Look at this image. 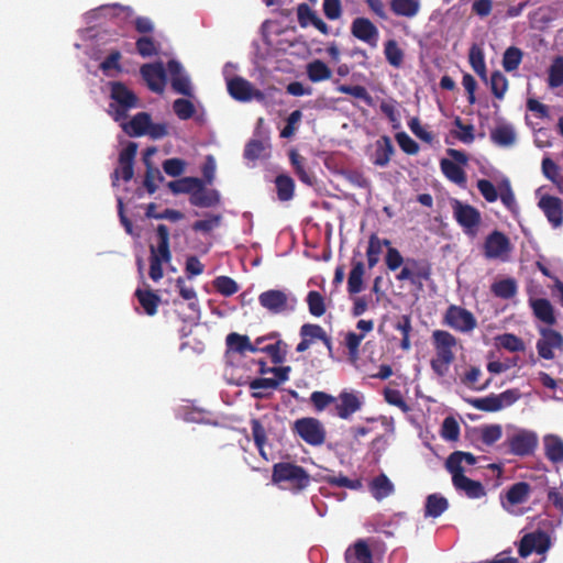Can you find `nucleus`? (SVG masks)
<instances>
[{
    "label": "nucleus",
    "mask_w": 563,
    "mask_h": 563,
    "mask_svg": "<svg viewBox=\"0 0 563 563\" xmlns=\"http://www.w3.org/2000/svg\"><path fill=\"white\" fill-rule=\"evenodd\" d=\"M432 345L435 352L430 365L434 374L444 377L455 360V347L457 339L445 330H434L431 335Z\"/></svg>",
    "instance_id": "nucleus-1"
},
{
    "label": "nucleus",
    "mask_w": 563,
    "mask_h": 563,
    "mask_svg": "<svg viewBox=\"0 0 563 563\" xmlns=\"http://www.w3.org/2000/svg\"><path fill=\"white\" fill-rule=\"evenodd\" d=\"M272 482L279 486L287 484V488L292 493H300L310 485L311 477L300 465L292 462H278L273 465Z\"/></svg>",
    "instance_id": "nucleus-2"
},
{
    "label": "nucleus",
    "mask_w": 563,
    "mask_h": 563,
    "mask_svg": "<svg viewBox=\"0 0 563 563\" xmlns=\"http://www.w3.org/2000/svg\"><path fill=\"white\" fill-rule=\"evenodd\" d=\"M109 86L112 102L109 104L108 112L114 121L125 120L128 112L139 107V98L121 81H111Z\"/></svg>",
    "instance_id": "nucleus-3"
},
{
    "label": "nucleus",
    "mask_w": 563,
    "mask_h": 563,
    "mask_svg": "<svg viewBox=\"0 0 563 563\" xmlns=\"http://www.w3.org/2000/svg\"><path fill=\"white\" fill-rule=\"evenodd\" d=\"M446 153L451 159L442 158L440 161L441 172L450 181L464 188L467 177L463 166L467 165L468 156L463 151L455 148H448Z\"/></svg>",
    "instance_id": "nucleus-4"
},
{
    "label": "nucleus",
    "mask_w": 563,
    "mask_h": 563,
    "mask_svg": "<svg viewBox=\"0 0 563 563\" xmlns=\"http://www.w3.org/2000/svg\"><path fill=\"white\" fill-rule=\"evenodd\" d=\"M291 431L311 446H320L325 442L327 431L322 422L313 417L295 420Z\"/></svg>",
    "instance_id": "nucleus-5"
},
{
    "label": "nucleus",
    "mask_w": 563,
    "mask_h": 563,
    "mask_svg": "<svg viewBox=\"0 0 563 563\" xmlns=\"http://www.w3.org/2000/svg\"><path fill=\"white\" fill-rule=\"evenodd\" d=\"M258 302L269 313L282 314L294 310L297 301L284 290L269 289L258 296Z\"/></svg>",
    "instance_id": "nucleus-6"
},
{
    "label": "nucleus",
    "mask_w": 563,
    "mask_h": 563,
    "mask_svg": "<svg viewBox=\"0 0 563 563\" xmlns=\"http://www.w3.org/2000/svg\"><path fill=\"white\" fill-rule=\"evenodd\" d=\"M443 324L457 332L467 333L472 332L477 327V321L474 314L467 309L451 305L443 316Z\"/></svg>",
    "instance_id": "nucleus-7"
},
{
    "label": "nucleus",
    "mask_w": 563,
    "mask_h": 563,
    "mask_svg": "<svg viewBox=\"0 0 563 563\" xmlns=\"http://www.w3.org/2000/svg\"><path fill=\"white\" fill-rule=\"evenodd\" d=\"M539 439L534 431L520 429L506 440L509 452L517 456L532 455L538 448Z\"/></svg>",
    "instance_id": "nucleus-8"
},
{
    "label": "nucleus",
    "mask_w": 563,
    "mask_h": 563,
    "mask_svg": "<svg viewBox=\"0 0 563 563\" xmlns=\"http://www.w3.org/2000/svg\"><path fill=\"white\" fill-rule=\"evenodd\" d=\"M453 214L456 222L464 229L466 233H475L481 224L479 211L467 203H463L457 199L452 200Z\"/></svg>",
    "instance_id": "nucleus-9"
},
{
    "label": "nucleus",
    "mask_w": 563,
    "mask_h": 563,
    "mask_svg": "<svg viewBox=\"0 0 563 563\" xmlns=\"http://www.w3.org/2000/svg\"><path fill=\"white\" fill-rule=\"evenodd\" d=\"M541 338L537 342V350L540 357L544 360L554 358V350H563V335L551 328H540Z\"/></svg>",
    "instance_id": "nucleus-10"
},
{
    "label": "nucleus",
    "mask_w": 563,
    "mask_h": 563,
    "mask_svg": "<svg viewBox=\"0 0 563 563\" xmlns=\"http://www.w3.org/2000/svg\"><path fill=\"white\" fill-rule=\"evenodd\" d=\"M431 276V266L424 261L416 258H407L406 265L397 274L396 278L399 282L409 280L412 285H421L422 280H428Z\"/></svg>",
    "instance_id": "nucleus-11"
},
{
    "label": "nucleus",
    "mask_w": 563,
    "mask_h": 563,
    "mask_svg": "<svg viewBox=\"0 0 563 563\" xmlns=\"http://www.w3.org/2000/svg\"><path fill=\"white\" fill-rule=\"evenodd\" d=\"M550 545L551 541L549 534L544 531L538 530L522 537L518 552L521 558H527L532 552L543 554L549 550Z\"/></svg>",
    "instance_id": "nucleus-12"
},
{
    "label": "nucleus",
    "mask_w": 563,
    "mask_h": 563,
    "mask_svg": "<svg viewBox=\"0 0 563 563\" xmlns=\"http://www.w3.org/2000/svg\"><path fill=\"white\" fill-rule=\"evenodd\" d=\"M335 398V415L344 420L350 419L352 415L360 411L364 404L363 396L357 391L343 390Z\"/></svg>",
    "instance_id": "nucleus-13"
},
{
    "label": "nucleus",
    "mask_w": 563,
    "mask_h": 563,
    "mask_svg": "<svg viewBox=\"0 0 563 563\" xmlns=\"http://www.w3.org/2000/svg\"><path fill=\"white\" fill-rule=\"evenodd\" d=\"M510 251L511 243L505 233L495 230L486 236L484 242V255L486 258H503Z\"/></svg>",
    "instance_id": "nucleus-14"
},
{
    "label": "nucleus",
    "mask_w": 563,
    "mask_h": 563,
    "mask_svg": "<svg viewBox=\"0 0 563 563\" xmlns=\"http://www.w3.org/2000/svg\"><path fill=\"white\" fill-rule=\"evenodd\" d=\"M228 91L233 99L242 102H247L252 99L264 100V93L242 77L230 79L228 81Z\"/></svg>",
    "instance_id": "nucleus-15"
},
{
    "label": "nucleus",
    "mask_w": 563,
    "mask_h": 563,
    "mask_svg": "<svg viewBox=\"0 0 563 563\" xmlns=\"http://www.w3.org/2000/svg\"><path fill=\"white\" fill-rule=\"evenodd\" d=\"M137 152V144L130 142L119 154V168L113 174V183L120 177L124 181H130L134 176V158Z\"/></svg>",
    "instance_id": "nucleus-16"
},
{
    "label": "nucleus",
    "mask_w": 563,
    "mask_h": 563,
    "mask_svg": "<svg viewBox=\"0 0 563 563\" xmlns=\"http://www.w3.org/2000/svg\"><path fill=\"white\" fill-rule=\"evenodd\" d=\"M452 484L457 493L465 495L470 499H479L486 496V489L478 481L467 477L464 473H450Z\"/></svg>",
    "instance_id": "nucleus-17"
},
{
    "label": "nucleus",
    "mask_w": 563,
    "mask_h": 563,
    "mask_svg": "<svg viewBox=\"0 0 563 563\" xmlns=\"http://www.w3.org/2000/svg\"><path fill=\"white\" fill-rule=\"evenodd\" d=\"M140 73L150 90L162 93L166 85V70L162 63L144 64Z\"/></svg>",
    "instance_id": "nucleus-18"
},
{
    "label": "nucleus",
    "mask_w": 563,
    "mask_h": 563,
    "mask_svg": "<svg viewBox=\"0 0 563 563\" xmlns=\"http://www.w3.org/2000/svg\"><path fill=\"white\" fill-rule=\"evenodd\" d=\"M552 228L558 229L563 224V201L555 196L543 195L538 202Z\"/></svg>",
    "instance_id": "nucleus-19"
},
{
    "label": "nucleus",
    "mask_w": 563,
    "mask_h": 563,
    "mask_svg": "<svg viewBox=\"0 0 563 563\" xmlns=\"http://www.w3.org/2000/svg\"><path fill=\"white\" fill-rule=\"evenodd\" d=\"M167 71L170 76V85L175 92L186 97L192 96V88L189 77L185 74L181 64L176 59L167 62Z\"/></svg>",
    "instance_id": "nucleus-20"
},
{
    "label": "nucleus",
    "mask_w": 563,
    "mask_h": 563,
    "mask_svg": "<svg viewBox=\"0 0 563 563\" xmlns=\"http://www.w3.org/2000/svg\"><path fill=\"white\" fill-rule=\"evenodd\" d=\"M351 33L357 40L376 47L378 42V30L367 18H356L351 24Z\"/></svg>",
    "instance_id": "nucleus-21"
},
{
    "label": "nucleus",
    "mask_w": 563,
    "mask_h": 563,
    "mask_svg": "<svg viewBox=\"0 0 563 563\" xmlns=\"http://www.w3.org/2000/svg\"><path fill=\"white\" fill-rule=\"evenodd\" d=\"M157 245H150V253L154 251V254L158 258L165 260V263L170 262L172 253L169 249V230L165 224H158L156 228Z\"/></svg>",
    "instance_id": "nucleus-22"
},
{
    "label": "nucleus",
    "mask_w": 563,
    "mask_h": 563,
    "mask_svg": "<svg viewBox=\"0 0 563 563\" xmlns=\"http://www.w3.org/2000/svg\"><path fill=\"white\" fill-rule=\"evenodd\" d=\"M395 152L394 145L389 136H382L376 141L375 151L372 156V163L378 167H385L388 165L393 154Z\"/></svg>",
    "instance_id": "nucleus-23"
},
{
    "label": "nucleus",
    "mask_w": 563,
    "mask_h": 563,
    "mask_svg": "<svg viewBox=\"0 0 563 563\" xmlns=\"http://www.w3.org/2000/svg\"><path fill=\"white\" fill-rule=\"evenodd\" d=\"M225 344L228 352L238 353L244 355L246 352L255 353L258 352L247 335L231 332L227 335Z\"/></svg>",
    "instance_id": "nucleus-24"
},
{
    "label": "nucleus",
    "mask_w": 563,
    "mask_h": 563,
    "mask_svg": "<svg viewBox=\"0 0 563 563\" xmlns=\"http://www.w3.org/2000/svg\"><path fill=\"white\" fill-rule=\"evenodd\" d=\"M346 563H373L372 551L365 540H357L345 551Z\"/></svg>",
    "instance_id": "nucleus-25"
},
{
    "label": "nucleus",
    "mask_w": 563,
    "mask_h": 563,
    "mask_svg": "<svg viewBox=\"0 0 563 563\" xmlns=\"http://www.w3.org/2000/svg\"><path fill=\"white\" fill-rule=\"evenodd\" d=\"M490 140L498 146L510 147L516 143V131L509 123L498 124L494 130H492Z\"/></svg>",
    "instance_id": "nucleus-26"
},
{
    "label": "nucleus",
    "mask_w": 563,
    "mask_h": 563,
    "mask_svg": "<svg viewBox=\"0 0 563 563\" xmlns=\"http://www.w3.org/2000/svg\"><path fill=\"white\" fill-rule=\"evenodd\" d=\"M393 328L400 332L401 341L400 347L404 351H409L411 347L410 334L412 332L411 317L410 314L395 316L391 320Z\"/></svg>",
    "instance_id": "nucleus-27"
},
{
    "label": "nucleus",
    "mask_w": 563,
    "mask_h": 563,
    "mask_svg": "<svg viewBox=\"0 0 563 563\" xmlns=\"http://www.w3.org/2000/svg\"><path fill=\"white\" fill-rule=\"evenodd\" d=\"M463 463L474 465L476 463V456L470 452L454 451L448 456L445 468L449 473H464Z\"/></svg>",
    "instance_id": "nucleus-28"
},
{
    "label": "nucleus",
    "mask_w": 563,
    "mask_h": 563,
    "mask_svg": "<svg viewBox=\"0 0 563 563\" xmlns=\"http://www.w3.org/2000/svg\"><path fill=\"white\" fill-rule=\"evenodd\" d=\"M544 455L552 463L563 462V440L555 434L543 438Z\"/></svg>",
    "instance_id": "nucleus-29"
},
{
    "label": "nucleus",
    "mask_w": 563,
    "mask_h": 563,
    "mask_svg": "<svg viewBox=\"0 0 563 563\" xmlns=\"http://www.w3.org/2000/svg\"><path fill=\"white\" fill-rule=\"evenodd\" d=\"M150 125L151 115L147 112H139L123 125V129L130 136H142L147 134Z\"/></svg>",
    "instance_id": "nucleus-30"
},
{
    "label": "nucleus",
    "mask_w": 563,
    "mask_h": 563,
    "mask_svg": "<svg viewBox=\"0 0 563 563\" xmlns=\"http://www.w3.org/2000/svg\"><path fill=\"white\" fill-rule=\"evenodd\" d=\"M189 201L192 206L208 208L218 203L219 198L216 191H207L205 184L201 180V185L196 187L191 192Z\"/></svg>",
    "instance_id": "nucleus-31"
},
{
    "label": "nucleus",
    "mask_w": 563,
    "mask_h": 563,
    "mask_svg": "<svg viewBox=\"0 0 563 563\" xmlns=\"http://www.w3.org/2000/svg\"><path fill=\"white\" fill-rule=\"evenodd\" d=\"M306 73L310 81L320 82L329 80L332 76L330 67L321 59H313L306 66Z\"/></svg>",
    "instance_id": "nucleus-32"
},
{
    "label": "nucleus",
    "mask_w": 563,
    "mask_h": 563,
    "mask_svg": "<svg viewBox=\"0 0 563 563\" xmlns=\"http://www.w3.org/2000/svg\"><path fill=\"white\" fill-rule=\"evenodd\" d=\"M391 12L397 16L413 18L420 10L419 0H390Z\"/></svg>",
    "instance_id": "nucleus-33"
},
{
    "label": "nucleus",
    "mask_w": 563,
    "mask_h": 563,
    "mask_svg": "<svg viewBox=\"0 0 563 563\" xmlns=\"http://www.w3.org/2000/svg\"><path fill=\"white\" fill-rule=\"evenodd\" d=\"M135 297L137 298L141 307L144 309L147 316H154L157 313L161 298L153 290L136 289Z\"/></svg>",
    "instance_id": "nucleus-34"
},
{
    "label": "nucleus",
    "mask_w": 563,
    "mask_h": 563,
    "mask_svg": "<svg viewBox=\"0 0 563 563\" xmlns=\"http://www.w3.org/2000/svg\"><path fill=\"white\" fill-rule=\"evenodd\" d=\"M531 487L526 482H518L511 485L506 493V500L511 506L523 504L528 500Z\"/></svg>",
    "instance_id": "nucleus-35"
},
{
    "label": "nucleus",
    "mask_w": 563,
    "mask_h": 563,
    "mask_svg": "<svg viewBox=\"0 0 563 563\" xmlns=\"http://www.w3.org/2000/svg\"><path fill=\"white\" fill-rule=\"evenodd\" d=\"M449 508V501L440 494H431L426 499L424 516L438 518Z\"/></svg>",
    "instance_id": "nucleus-36"
},
{
    "label": "nucleus",
    "mask_w": 563,
    "mask_h": 563,
    "mask_svg": "<svg viewBox=\"0 0 563 563\" xmlns=\"http://www.w3.org/2000/svg\"><path fill=\"white\" fill-rule=\"evenodd\" d=\"M532 309L534 316L548 325H553L556 322L554 309L548 299H536L532 301Z\"/></svg>",
    "instance_id": "nucleus-37"
},
{
    "label": "nucleus",
    "mask_w": 563,
    "mask_h": 563,
    "mask_svg": "<svg viewBox=\"0 0 563 563\" xmlns=\"http://www.w3.org/2000/svg\"><path fill=\"white\" fill-rule=\"evenodd\" d=\"M365 274L364 263L353 262L352 269L347 278V291L350 295H356L363 289V277Z\"/></svg>",
    "instance_id": "nucleus-38"
},
{
    "label": "nucleus",
    "mask_w": 563,
    "mask_h": 563,
    "mask_svg": "<svg viewBox=\"0 0 563 563\" xmlns=\"http://www.w3.org/2000/svg\"><path fill=\"white\" fill-rule=\"evenodd\" d=\"M176 287L179 290V295L184 300L188 301V308L192 311L195 317L198 319L200 317V307L197 298V292L192 287H188L185 284L183 277H178L176 279Z\"/></svg>",
    "instance_id": "nucleus-39"
},
{
    "label": "nucleus",
    "mask_w": 563,
    "mask_h": 563,
    "mask_svg": "<svg viewBox=\"0 0 563 563\" xmlns=\"http://www.w3.org/2000/svg\"><path fill=\"white\" fill-rule=\"evenodd\" d=\"M369 488L373 497L377 500L388 497L394 492V485L385 474L376 476L371 482Z\"/></svg>",
    "instance_id": "nucleus-40"
},
{
    "label": "nucleus",
    "mask_w": 563,
    "mask_h": 563,
    "mask_svg": "<svg viewBox=\"0 0 563 563\" xmlns=\"http://www.w3.org/2000/svg\"><path fill=\"white\" fill-rule=\"evenodd\" d=\"M278 387V382L273 378L260 377L255 378L250 383V388L252 390V397L255 399H266L269 397V393L266 389H276Z\"/></svg>",
    "instance_id": "nucleus-41"
},
{
    "label": "nucleus",
    "mask_w": 563,
    "mask_h": 563,
    "mask_svg": "<svg viewBox=\"0 0 563 563\" xmlns=\"http://www.w3.org/2000/svg\"><path fill=\"white\" fill-rule=\"evenodd\" d=\"M465 401L475 409L485 412H496L501 410V404L496 397V394H490L483 398H467L465 399Z\"/></svg>",
    "instance_id": "nucleus-42"
},
{
    "label": "nucleus",
    "mask_w": 563,
    "mask_h": 563,
    "mask_svg": "<svg viewBox=\"0 0 563 563\" xmlns=\"http://www.w3.org/2000/svg\"><path fill=\"white\" fill-rule=\"evenodd\" d=\"M482 376V371L477 366H471L468 371L464 373V375L461 377V382L474 389V390H485L489 387L492 383V377L486 379L483 384L478 385L479 378Z\"/></svg>",
    "instance_id": "nucleus-43"
},
{
    "label": "nucleus",
    "mask_w": 563,
    "mask_h": 563,
    "mask_svg": "<svg viewBox=\"0 0 563 563\" xmlns=\"http://www.w3.org/2000/svg\"><path fill=\"white\" fill-rule=\"evenodd\" d=\"M277 197L280 201H289L294 197L295 183L288 175L280 174L275 178Z\"/></svg>",
    "instance_id": "nucleus-44"
},
{
    "label": "nucleus",
    "mask_w": 563,
    "mask_h": 563,
    "mask_svg": "<svg viewBox=\"0 0 563 563\" xmlns=\"http://www.w3.org/2000/svg\"><path fill=\"white\" fill-rule=\"evenodd\" d=\"M517 283L514 278H505L498 282H495L490 290L492 292L503 299H510L517 294Z\"/></svg>",
    "instance_id": "nucleus-45"
},
{
    "label": "nucleus",
    "mask_w": 563,
    "mask_h": 563,
    "mask_svg": "<svg viewBox=\"0 0 563 563\" xmlns=\"http://www.w3.org/2000/svg\"><path fill=\"white\" fill-rule=\"evenodd\" d=\"M468 59L473 70L482 80L487 81V69L483 51L478 46L473 45L470 49Z\"/></svg>",
    "instance_id": "nucleus-46"
},
{
    "label": "nucleus",
    "mask_w": 563,
    "mask_h": 563,
    "mask_svg": "<svg viewBox=\"0 0 563 563\" xmlns=\"http://www.w3.org/2000/svg\"><path fill=\"white\" fill-rule=\"evenodd\" d=\"M201 185V179L197 177H184L177 180H173L168 183V188L174 195L178 194H189L191 196V192L196 187H199Z\"/></svg>",
    "instance_id": "nucleus-47"
},
{
    "label": "nucleus",
    "mask_w": 563,
    "mask_h": 563,
    "mask_svg": "<svg viewBox=\"0 0 563 563\" xmlns=\"http://www.w3.org/2000/svg\"><path fill=\"white\" fill-rule=\"evenodd\" d=\"M523 52L517 46L508 47L503 55V67L507 73L518 69L522 62Z\"/></svg>",
    "instance_id": "nucleus-48"
},
{
    "label": "nucleus",
    "mask_w": 563,
    "mask_h": 563,
    "mask_svg": "<svg viewBox=\"0 0 563 563\" xmlns=\"http://www.w3.org/2000/svg\"><path fill=\"white\" fill-rule=\"evenodd\" d=\"M306 302L311 316L322 317L327 311L324 297L317 290H310L307 295Z\"/></svg>",
    "instance_id": "nucleus-49"
},
{
    "label": "nucleus",
    "mask_w": 563,
    "mask_h": 563,
    "mask_svg": "<svg viewBox=\"0 0 563 563\" xmlns=\"http://www.w3.org/2000/svg\"><path fill=\"white\" fill-rule=\"evenodd\" d=\"M386 60L396 68H399L404 62V52L395 40H388L384 45Z\"/></svg>",
    "instance_id": "nucleus-50"
},
{
    "label": "nucleus",
    "mask_w": 563,
    "mask_h": 563,
    "mask_svg": "<svg viewBox=\"0 0 563 563\" xmlns=\"http://www.w3.org/2000/svg\"><path fill=\"white\" fill-rule=\"evenodd\" d=\"M136 52L144 58L158 54L159 44L151 36H141L135 43Z\"/></svg>",
    "instance_id": "nucleus-51"
},
{
    "label": "nucleus",
    "mask_w": 563,
    "mask_h": 563,
    "mask_svg": "<svg viewBox=\"0 0 563 563\" xmlns=\"http://www.w3.org/2000/svg\"><path fill=\"white\" fill-rule=\"evenodd\" d=\"M303 157L300 156L296 151L290 152V162L295 169L296 175L298 178L307 185L313 184V177L311 174L306 169L303 164Z\"/></svg>",
    "instance_id": "nucleus-52"
},
{
    "label": "nucleus",
    "mask_w": 563,
    "mask_h": 563,
    "mask_svg": "<svg viewBox=\"0 0 563 563\" xmlns=\"http://www.w3.org/2000/svg\"><path fill=\"white\" fill-rule=\"evenodd\" d=\"M214 289L222 296L230 297L238 292V283L229 276H218L213 280Z\"/></svg>",
    "instance_id": "nucleus-53"
},
{
    "label": "nucleus",
    "mask_w": 563,
    "mask_h": 563,
    "mask_svg": "<svg viewBox=\"0 0 563 563\" xmlns=\"http://www.w3.org/2000/svg\"><path fill=\"white\" fill-rule=\"evenodd\" d=\"M496 341L498 346L509 352H520L525 350L522 340L512 333L500 334L496 338Z\"/></svg>",
    "instance_id": "nucleus-54"
},
{
    "label": "nucleus",
    "mask_w": 563,
    "mask_h": 563,
    "mask_svg": "<svg viewBox=\"0 0 563 563\" xmlns=\"http://www.w3.org/2000/svg\"><path fill=\"white\" fill-rule=\"evenodd\" d=\"M548 84L552 88H558L563 85V57L558 56L553 59L548 76Z\"/></svg>",
    "instance_id": "nucleus-55"
},
{
    "label": "nucleus",
    "mask_w": 563,
    "mask_h": 563,
    "mask_svg": "<svg viewBox=\"0 0 563 563\" xmlns=\"http://www.w3.org/2000/svg\"><path fill=\"white\" fill-rule=\"evenodd\" d=\"M489 82L492 93L495 96V98L499 100L503 99L508 89V79L506 76L501 71L495 70L490 75Z\"/></svg>",
    "instance_id": "nucleus-56"
},
{
    "label": "nucleus",
    "mask_w": 563,
    "mask_h": 563,
    "mask_svg": "<svg viewBox=\"0 0 563 563\" xmlns=\"http://www.w3.org/2000/svg\"><path fill=\"white\" fill-rule=\"evenodd\" d=\"M380 253H382V241L377 236V234L373 233V234H371V236L368 239V246L366 250V257H367V263H368L369 268H373L374 266H376V264L379 261Z\"/></svg>",
    "instance_id": "nucleus-57"
},
{
    "label": "nucleus",
    "mask_w": 563,
    "mask_h": 563,
    "mask_svg": "<svg viewBox=\"0 0 563 563\" xmlns=\"http://www.w3.org/2000/svg\"><path fill=\"white\" fill-rule=\"evenodd\" d=\"M258 351L269 355L274 364H282L286 358V344L283 341H277L273 344L265 345Z\"/></svg>",
    "instance_id": "nucleus-58"
},
{
    "label": "nucleus",
    "mask_w": 563,
    "mask_h": 563,
    "mask_svg": "<svg viewBox=\"0 0 563 563\" xmlns=\"http://www.w3.org/2000/svg\"><path fill=\"white\" fill-rule=\"evenodd\" d=\"M173 110L180 120H189L196 113L194 103L185 98L176 99L173 102Z\"/></svg>",
    "instance_id": "nucleus-59"
},
{
    "label": "nucleus",
    "mask_w": 563,
    "mask_h": 563,
    "mask_svg": "<svg viewBox=\"0 0 563 563\" xmlns=\"http://www.w3.org/2000/svg\"><path fill=\"white\" fill-rule=\"evenodd\" d=\"M454 125L460 130L453 132L454 137H456L459 141L465 144H471L474 142L475 135L473 124H464L462 119L460 117H456L454 120Z\"/></svg>",
    "instance_id": "nucleus-60"
},
{
    "label": "nucleus",
    "mask_w": 563,
    "mask_h": 563,
    "mask_svg": "<svg viewBox=\"0 0 563 563\" xmlns=\"http://www.w3.org/2000/svg\"><path fill=\"white\" fill-rule=\"evenodd\" d=\"M251 430H252L254 443H255L256 448L258 449L260 454L262 456H265L264 445L267 440L265 428L263 427L262 422L258 419H252L251 420Z\"/></svg>",
    "instance_id": "nucleus-61"
},
{
    "label": "nucleus",
    "mask_w": 563,
    "mask_h": 563,
    "mask_svg": "<svg viewBox=\"0 0 563 563\" xmlns=\"http://www.w3.org/2000/svg\"><path fill=\"white\" fill-rule=\"evenodd\" d=\"M363 339H364V333H355L353 331H349L345 334L344 345L347 349L349 356L351 360L358 358L360 345H361V342L363 341Z\"/></svg>",
    "instance_id": "nucleus-62"
},
{
    "label": "nucleus",
    "mask_w": 563,
    "mask_h": 563,
    "mask_svg": "<svg viewBox=\"0 0 563 563\" xmlns=\"http://www.w3.org/2000/svg\"><path fill=\"white\" fill-rule=\"evenodd\" d=\"M499 194L498 197L500 198L503 205L511 212H515L517 210V202L514 195V191L511 189L509 180H504L499 185Z\"/></svg>",
    "instance_id": "nucleus-63"
},
{
    "label": "nucleus",
    "mask_w": 563,
    "mask_h": 563,
    "mask_svg": "<svg viewBox=\"0 0 563 563\" xmlns=\"http://www.w3.org/2000/svg\"><path fill=\"white\" fill-rule=\"evenodd\" d=\"M542 173L556 186H560V183L563 181V177L560 175V168L558 164L550 157H544L542 159Z\"/></svg>",
    "instance_id": "nucleus-64"
}]
</instances>
